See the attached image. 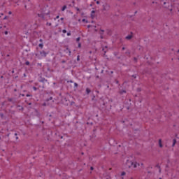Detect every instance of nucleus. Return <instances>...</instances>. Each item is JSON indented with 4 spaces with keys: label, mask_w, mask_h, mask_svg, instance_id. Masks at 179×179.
Masks as SVG:
<instances>
[{
    "label": "nucleus",
    "mask_w": 179,
    "mask_h": 179,
    "mask_svg": "<svg viewBox=\"0 0 179 179\" xmlns=\"http://www.w3.org/2000/svg\"><path fill=\"white\" fill-rule=\"evenodd\" d=\"M47 53L45 51L43 50V51H41L39 52V54H36V57H38V58L41 59V58H45V57H47Z\"/></svg>",
    "instance_id": "f257e3e1"
},
{
    "label": "nucleus",
    "mask_w": 179,
    "mask_h": 179,
    "mask_svg": "<svg viewBox=\"0 0 179 179\" xmlns=\"http://www.w3.org/2000/svg\"><path fill=\"white\" fill-rule=\"evenodd\" d=\"M130 164H131V166H129V167H132L133 169H136V167H138V166H140V164H138L137 162H130Z\"/></svg>",
    "instance_id": "f03ea898"
},
{
    "label": "nucleus",
    "mask_w": 179,
    "mask_h": 179,
    "mask_svg": "<svg viewBox=\"0 0 179 179\" xmlns=\"http://www.w3.org/2000/svg\"><path fill=\"white\" fill-rule=\"evenodd\" d=\"M103 10H106V11L110 10V5H108L107 3L103 4Z\"/></svg>",
    "instance_id": "7ed1b4c3"
},
{
    "label": "nucleus",
    "mask_w": 179,
    "mask_h": 179,
    "mask_svg": "<svg viewBox=\"0 0 179 179\" xmlns=\"http://www.w3.org/2000/svg\"><path fill=\"white\" fill-rule=\"evenodd\" d=\"M99 34H101V38H103V34H104V30L101 29L99 31Z\"/></svg>",
    "instance_id": "20e7f679"
},
{
    "label": "nucleus",
    "mask_w": 179,
    "mask_h": 179,
    "mask_svg": "<svg viewBox=\"0 0 179 179\" xmlns=\"http://www.w3.org/2000/svg\"><path fill=\"white\" fill-rule=\"evenodd\" d=\"M120 94H124V93H127L125 90H121L119 91Z\"/></svg>",
    "instance_id": "39448f33"
},
{
    "label": "nucleus",
    "mask_w": 179,
    "mask_h": 179,
    "mask_svg": "<svg viewBox=\"0 0 179 179\" xmlns=\"http://www.w3.org/2000/svg\"><path fill=\"white\" fill-rule=\"evenodd\" d=\"M159 148H163V144H162V139L159 140Z\"/></svg>",
    "instance_id": "423d86ee"
},
{
    "label": "nucleus",
    "mask_w": 179,
    "mask_h": 179,
    "mask_svg": "<svg viewBox=\"0 0 179 179\" xmlns=\"http://www.w3.org/2000/svg\"><path fill=\"white\" fill-rule=\"evenodd\" d=\"M173 144H172V146L174 147V146H176V143H177V140L173 139Z\"/></svg>",
    "instance_id": "0eeeda50"
},
{
    "label": "nucleus",
    "mask_w": 179,
    "mask_h": 179,
    "mask_svg": "<svg viewBox=\"0 0 179 179\" xmlns=\"http://www.w3.org/2000/svg\"><path fill=\"white\" fill-rule=\"evenodd\" d=\"M127 40H131V38H132V35H129L127 36H126Z\"/></svg>",
    "instance_id": "6e6552de"
},
{
    "label": "nucleus",
    "mask_w": 179,
    "mask_h": 179,
    "mask_svg": "<svg viewBox=\"0 0 179 179\" xmlns=\"http://www.w3.org/2000/svg\"><path fill=\"white\" fill-rule=\"evenodd\" d=\"M66 9V6H64L62 8V12H64Z\"/></svg>",
    "instance_id": "1a4fd4ad"
},
{
    "label": "nucleus",
    "mask_w": 179,
    "mask_h": 179,
    "mask_svg": "<svg viewBox=\"0 0 179 179\" xmlns=\"http://www.w3.org/2000/svg\"><path fill=\"white\" fill-rule=\"evenodd\" d=\"M90 89H89V88H87L86 89V92H87V94H89V93H90Z\"/></svg>",
    "instance_id": "9d476101"
},
{
    "label": "nucleus",
    "mask_w": 179,
    "mask_h": 179,
    "mask_svg": "<svg viewBox=\"0 0 179 179\" xmlns=\"http://www.w3.org/2000/svg\"><path fill=\"white\" fill-rule=\"evenodd\" d=\"M38 45L40 48H43L44 47V45L43 43H40Z\"/></svg>",
    "instance_id": "9b49d317"
},
{
    "label": "nucleus",
    "mask_w": 179,
    "mask_h": 179,
    "mask_svg": "<svg viewBox=\"0 0 179 179\" xmlns=\"http://www.w3.org/2000/svg\"><path fill=\"white\" fill-rule=\"evenodd\" d=\"M25 65H30V62L27 61V62H25Z\"/></svg>",
    "instance_id": "f8f14e48"
},
{
    "label": "nucleus",
    "mask_w": 179,
    "mask_h": 179,
    "mask_svg": "<svg viewBox=\"0 0 179 179\" xmlns=\"http://www.w3.org/2000/svg\"><path fill=\"white\" fill-rule=\"evenodd\" d=\"M76 41L78 43V41H80V37H78L76 38Z\"/></svg>",
    "instance_id": "ddd939ff"
},
{
    "label": "nucleus",
    "mask_w": 179,
    "mask_h": 179,
    "mask_svg": "<svg viewBox=\"0 0 179 179\" xmlns=\"http://www.w3.org/2000/svg\"><path fill=\"white\" fill-rule=\"evenodd\" d=\"M57 19H59V15H57L55 18H54V20H57Z\"/></svg>",
    "instance_id": "4468645a"
},
{
    "label": "nucleus",
    "mask_w": 179,
    "mask_h": 179,
    "mask_svg": "<svg viewBox=\"0 0 179 179\" xmlns=\"http://www.w3.org/2000/svg\"><path fill=\"white\" fill-rule=\"evenodd\" d=\"M82 22H84L85 23H87V20H86V19H83Z\"/></svg>",
    "instance_id": "2eb2a0df"
},
{
    "label": "nucleus",
    "mask_w": 179,
    "mask_h": 179,
    "mask_svg": "<svg viewBox=\"0 0 179 179\" xmlns=\"http://www.w3.org/2000/svg\"><path fill=\"white\" fill-rule=\"evenodd\" d=\"M24 8L25 9H30V7H27V5H25Z\"/></svg>",
    "instance_id": "dca6fc26"
},
{
    "label": "nucleus",
    "mask_w": 179,
    "mask_h": 179,
    "mask_svg": "<svg viewBox=\"0 0 179 179\" xmlns=\"http://www.w3.org/2000/svg\"><path fill=\"white\" fill-rule=\"evenodd\" d=\"M62 33L64 34L66 33V29H63Z\"/></svg>",
    "instance_id": "f3484780"
},
{
    "label": "nucleus",
    "mask_w": 179,
    "mask_h": 179,
    "mask_svg": "<svg viewBox=\"0 0 179 179\" xmlns=\"http://www.w3.org/2000/svg\"><path fill=\"white\" fill-rule=\"evenodd\" d=\"M66 50H68V51H69V55H71V50L68 48Z\"/></svg>",
    "instance_id": "a211bd4d"
},
{
    "label": "nucleus",
    "mask_w": 179,
    "mask_h": 179,
    "mask_svg": "<svg viewBox=\"0 0 179 179\" xmlns=\"http://www.w3.org/2000/svg\"><path fill=\"white\" fill-rule=\"evenodd\" d=\"M33 90L36 92V90H37V87H33Z\"/></svg>",
    "instance_id": "6ab92c4d"
},
{
    "label": "nucleus",
    "mask_w": 179,
    "mask_h": 179,
    "mask_svg": "<svg viewBox=\"0 0 179 179\" xmlns=\"http://www.w3.org/2000/svg\"><path fill=\"white\" fill-rule=\"evenodd\" d=\"M4 34H6V36L8 35V31H5Z\"/></svg>",
    "instance_id": "aec40b11"
},
{
    "label": "nucleus",
    "mask_w": 179,
    "mask_h": 179,
    "mask_svg": "<svg viewBox=\"0 0 179 179\" xmlns=\"http://www.w3.org/2000/svg\"><path fill=\"white\" fill-rule=\"evenodd\" d=\"M96 4H97V5H100V1H96Z\"/></svg>",
    "instance_id": "412c9836"
},
{
    "label": "nucleus",
    "mask_w": 179,
    "mask_h": 179,
    "mask_svg": "<svg viewBox=\"0 0 179 179\" xmlns=\"http://www.w3.org/2000/svg\"><path fill=\"white\" fill-rule=\"evenodd\" d=\"M74 86H76V87H78V83H74Z\"/></svg>",
    "instance_id": "4be33fe9"
},
{
    "label": "nucleus",
    "mask_w": 179,
    "mask_h": 179,
    "mask_svg": "<svg viewBox=\"0 0 179 179\" xmlns=\"http://www.w3.org/2000/svg\"><path fill=\"white\" fill-rule=\"evenodd\" d=\"M121 176H125V172H122V173H121Z\"/></svg>",
    "instance_id": "5701e85b"
},
{
    "label": "nucleus",
    "mask_w": 179,
    "mask_h": 179,
    "mask_svg": "<svg viewBox=\"0 0 179 179\" xmlns=\"http://www.w3.org/2000/svg\"><path fill=\"white\" fill-rule=\"evenodd\" d=\"M8 15H12V11H9Z\"/></svg>",
    "instance_id": "b1692460"
},
{
    "label": "nucleus",
    "mask_w": 179,
    "mask_h": 179,
    "mask_svg": "<svg viewBox=\"0 0 179 179\" xmlns=\"http://www.w3.org/2000/svg\"><path fill=\"white\" fill-rule=\"evenodd\" d=\"M48 26H51V23H47Z\"/></svg>",
    "instance_id": "393cba45"
},
{
    "label": "nucleus",
    "mask_w": 179,
    "mask_h": 179,
    "mask_svg": "<svg viewBox=\"0 0 179 179\" xmlns=\"http://www.w3.org/2000/svg\"><path fill=\"white\" fill-rule=\"evenodd\" d=\"M78 47H79V48H80V47H81L80 43H78Z\"/></svg>",
    "instance_id": "a878e982"
},
{
    "label": "nucleus",
    "mask_w": 179,
    "mask_h": 179,
    "mask_svg": "<svg viewBox=\"0 0 179 179\" xmlns=\"http://www.w3.org/2000/svg\"><path fill=\"white\" fill-rule=\"evenodd\" d=\"M67 36H71V33H67Z\"/></svg>",
    "instance_id": "bb28decb"
},
{
    "label": "nucleus",
    "mask_w": 179,
    "mask_h": 179,
    "mask_svg": "<svg viewBox=\"0 0 179 179\" xmlns=\"http://www.w3.org/2000/svg\"><path fill=\"white\" fill-rule=\"evenodd\" d=\"M39 41H40L41 43H43V39H40Z\"/></svg>",
    "instance_id": "cd10ccee"
},
{
    "label": "nucleus",
    "mask_w": 179,
    "mask_h": 179,
    "mask_svg": "<svg viewBox=\"0 0 179 179\" xmlns=\"http://www.w3.org/2000/svg\"><path fill=\"white\" fill-rule=\"evenodd\" d=\"M133 76V78H134V79L136 78V76Z\"/></svg>",
    "instance_id": "c85d7f7f"
},
{
    "label": "nucleus",
    "mask_w": 179,
    "mask_h": 179,
    "mask_svg": "<svg viewBox=\"0 0 179 179\" xmlns=\"http://www.w3.org/2000/svg\"><path fill=\"white\" fill-rule=\"evenodd\" d=\"M96 12L94 10H92V13H95Z\"/></svg>",
    "instance_id": "c756f323"
},
{
    "label": "nucleus",
    "mask_w": 179,
    "mask_h": 179,
    "mask_svg": "<svg viewBox=\"0 0 179 179\" xmlns=\"http://www.w3.org/2000/svg\"><path fill=\"white\" fill-rule=\"evenodd\" d=\"M60 20H64V17L60 18Z\"/></svg>",
    "instance_id": "7c9ffc66"
},
{
    "label": "nucleus",
    "mask_w": 179,
    "mask_h": 179,
    "mask_svg": "<svg viewBox=\"0 0 179 179\" xmlns=\"http://www.w3.org/2000/svg\"><path fill=\"white\" fill-rule=\"evenodd\" d=\"M27 97H30V95L27 94Z\"/></svg>",
    "instance_id": "2f4dec72"
},
{
    "label": "nucleus",
    "mask_w": 179,
    "mask_h": 179,
    "mask_svg": "<svg viewBox=\"0 0 179 179\" xmlns=\"http://www.w3.org/2000/svg\"><path fill=\"white\" fill-rule=\"evenodd\" d=\"M15 136H17V133H15Z\"/></svg>",
    "instance_id": "473e14b6"
},
{
    "label": "nucleus",
    "mask_w": 179,
    "mask_h": 179,
    "mask_svg": "<svg viewBox=\"0 0 179 179\" xmlns=\"http://www.w3.org/2000/svg\"><path fill=\"white\" fill-rule=\"evenodd\" d=\"M15 139H17V140L19 139V137L17 136V137L15 138Z\"/></svg>",
    "instance_id": "72a5a7b5"
},
{
    "label": "nucleus",
    "mask_w": 179,
    "mask_h": 179,
    "mask_svg": "<svg viewBox=\"0 0 179 179\" xmlns=\"http://www.w3.org/2000/svg\"><path fill=\"white\" fill-rule=\"evenodd\" d=\"M62 63H63V64H65V61H62Z\"/></svg>",
    "instance_id": "f704fd0d"
},
{
    "label": "nucleus",
    "mask_w": 179,
    "mask_h": 179,
    "mask_svg": "<svg viewBox=\"0 0 179 179\" xmlns=\"http://www.w3.org/2000/svg\"><path fill=\"white\" fill-rule=\"evenodd\" d=\"M38 65H39L40 66H41V64H38Z\"/></svg>",
    "instance_id": "c9c22d12"
},
{
    "label": "nucleus",
    "mask_w": 179,
    "mask_h": 179,
    "mask_svg": "<svg viewBox=\"0 0 179 179\" xmlns=\"http://www.w3.org/2000/svg\"><path fill=\"white\" fill-rule=\"evenodd\" d=\"M134 61H136V57H134Z\"/></svg>",
    "instance_id": "e433bc0d"
},
{
    "label": "nucleus",
    "mask_w": 179,
    "mask_h": 179,
    "mask_svg": "<svg viewBox=\"0 0 179 179\" xmlns=\"http://www.w3.org/2000/svg\"><path fill=\"white\" fill-rule=\"evenodd\" d=\"M91 170H93V166L91 167Z\"/></svg>",
    "instance_id": "4c0bfd02"
},
{
    "label": "nucleus",
    "mask_w": 179,
    "mask_h": 179,
    "mask_svg": "<svg viewBox=\"0 0 179 179\" xmlns=\"http://www.w3.org/2000/svg\"><path fill=\"white\" fill-rule=\"evenodd\" d=\"M78 59V61H79V57H78V59Z\"/></svg>",
    "instance_id": "58836bf2"
},
{
    "label": "nucleus",
    "mask_w": 179,
    "mask_h": 179,
    "mask_svg": "<svg viewBox=\"0 0 179 179\" xmlns=\"http://www.w3.org/2000/svg\"><path fill=\"white\" fill-rule=\"evenodd\" d=\"M164 5H166V2H164Z\"/></svg>",
    "instance_id": "ea45409f"
},
{
    "label": "nucleus",
    "mask_w": 179,
    "mask_h": 179,
    "mask_svg": "<svg viewBox=\"0 0 179 179\" xmlns=\"http://www.w3.org/2000/svg\"><path fill=\"white\" fill-rule=\"evenodd\" d=\"M122 50H125V48H122Z\"/></svg>",
    "instance_id": "a19ab883"
},
{
    "label": "nucleus",
    "mask_w": 179,
    "mask_h": 179,
    "mask_svg": "<svg viewBox=\"0 0 179 179\" xmlns=\"http://www.w3.org/2000/svg\"><path fill=\"white\" fill-rule=\"evenodd\" d=\"M170 10H171H171H173V9H171Z\"/></svg>",
    "instance_id": "79ce46f5"
},
{
    "label": "nucleus",
    "mask_w": 179,
    "mask_h": 179,
    "mask_svg": "<svg viewBox=\"0 0 179 179\" xmlns=\"http://www.w3.org/2000/svg\"><path fill=\"white\" fill-rule=\"evenodd\" d=\"M178 52H179V50H178Z\"/></svg>",
    "instance_id": "37998d69"
},
{
    "label": "nucleus",
    "mask_w": 179,
    "mask_h": 179,
    "mask_svg": "<svg viewBox=\"0 0 179 179\" xmlns=\"http://www.w3.org/2000/svg\"><path fill=\"white\" fill-rule=\"evenodd\" d=\"M0 139H1V136H0Z\"/></svg>",
    "instance_id": "c03bdc74"
}]
</instances>
